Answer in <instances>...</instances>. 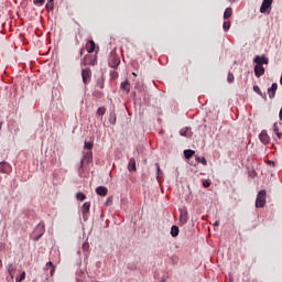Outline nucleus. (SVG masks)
I'll return each instance as SVG.
<instances>
[{"label":"nucleus","instance_id":"obj_1","mask_svg":"<svg viewBox=\"0 0 282 282\" xmlns=\"http://www.w3.org/2000/svg\"><path fill=\"white\" fill-rule=\"evenodd\" d=\"M268 196L265 189L258 193L256 198V208H263L265 206V197Z\"/></svg>","mask_w":282,"mask_h":282},{"label":"nucleus","instance_id":"obj_2","mask_svg":"<svg viewBox=\"0 0 282 282\" xmlns=\"http://www.w3.org/2000/svg\"><path fill=\"white\" fill-rule=\"evenodd\" d=\"M98 63V57L96 54H87L84 56L82 59V65L87 66V65H96Z\"/></svg>","mask_w":282,"mask_h":282},{"label":"nucleus","instance_id":"obj_3","mask_svg":"<svg viewBox=\"0 0 282 282\" xmlns=\"http://www.w3.org/2000/svg\"><path fill=\"white\" fill-rule=\"evenodd\" d=\"M82 78H83L84 85H89V83H91V68L89 67L83 68Z\"/></svg>","mask_w":282,"mask_h":282},{"label":"nucleus","instance_id":"obj_4","mask_svg":"<svg viewBox=\"0 0 282 282\" xmlns=\"http://www.w3.org/2000/svg\"><path fill=\"white\" fill-rule=\"evenodd\" d=\"M108 65H109V67H112L113 69H116V67H118L120 65V57L118 56V54H116V53L110 54V57L108 59Z\"/></svg>","mask_w":282,"mask_h":282},{"label":"nucleus","instance_id":"obj_5","mask_svg":"<svg viewBox=\"0 0 282 282\" xmlns=\"http://www.w3.org/2000/svg\"><path fill=\"white\" fill-rule=\"evenodd\" d=\"M34 235H37L34 238V241H39V239H41L43 237V235H45V223H40L35 230H34Z\"/></svg>","mask_w":282,"mask_h":282},{"label":"nucleus","instance_id":"obj_6","mask_svg":"<svg viewBox=\"0 0 282 282\" xmlns=\"http://www.w3.org/2000/svg\"><path fill=\"white\" fill-rule=\"evenodd\" d=\"M91 208V203L86 202L82 206V213H83V219L84 221H87L89 219V209Z\"/></svg>","mask_w":282,"mask_h":282},{"label":"nucleus","instance_id":"obj_7","mask_svg":"<svg viewBox=\"0 0 282 282\" xmlns=\"http://www.w3.org/2000/svg\"><path fill=\"white\" fill-rule=\"evenodd\" d=\"M253 63H256V65H268L270 63V59H268V57H265V55H256L253 58Z\"/></svg>","mask_w":282,"mask_h":282},{"label":"nucleus","instance_id":"obj_8","mask_svg":"<svg viewBox=\"0 0 282 282\" xmlns=\"http://www.w3.org/2000/svg\"><path fill=\"white\" fill-rule=\"evenodd\" d=\"M272 1L273 0H263L262 1V4L260 7L261 14H265V12H268V10H270V8H272Z\"/></svg>","mask_w":282,"mask_h":282},{"label":"nucleus","instance_id":"obj_9","mask_svg":"<svg viewBox=\"0 0 282 282\" xmlns=\"http://www.w3.org/2000/svg\"><path fill=\"white\" fill-rule=\"evenodd\" d=\"M254 74H256L257 78H261V76H263V74H265V68L263 66H261L260 64H256Z\"/></svg>","mask_w":282,"mask_h":282},{"label":"nucleus","instance_id":"obj_10","mask_svg":"<svg viewBox=\"0 0 282 282\" xmlns=\"http://www.w3.org/2000/svg\"><path fill=\"white\" fill-rule=\"evenodd\" d=\"M276 89H279V85L273 83L272 86L268 89L269 98H274V96H276Z\"/></svg>","mask_w":282,"mask_h":282},{"label":"nucleus","instance_id":"obj_11","mask_svg":"<svg viewBox=\"0 0 282 282\" xmlns=\"http://www.w3.org/2000/svg\"><path fill=\"white\" fill-rule=\"evenodd\" d=\"M86 50H87L88 54H93V52L96 51V43L94 42V40H89L86 43Z\"/></svg>","mask_w":282,"mask_h":282},{"label":"nucleus","instance_id":"obj_12","mask_svg":"<svg viewBox=\"0 0 282 282\" xmlns=\"http://www.w3.org/2000/svg\"><path fill=\"white\" fill-rule=\"evenodd\" d=\"M260 141L262 142V144H270V135H268V132L262 131L259 135Z\"/></svg>","mask_w":282,"mask_h":282},{"label":"nucleus","instance_id":"obj_13","mask_svg":"<svg viewBox=\"0 0 282 282\" xmlns=\"http://www.w3.org/2000/svg\"><path fill=\"white\" fill-rule=\"evenodd\" d=\"M96 89H105V77L102 75L96 79Z\"/></svg>","mask_w":282,"mask_h":282},{"label":"nucleus","instance_id":"obj_14","mask_svg":"<svg viewBox=\"0 0 282 282\" xmlns=\"http://www.w3.org/2000/svg\"><path fill=\"white\" fill-rule=\"evenodd\" d=\"M180 134L183 135L184 138H193V131L191 130V128H183L180 131Z\"/></svg>","mask_w":282,"mask_h":282},{"label":"nucleus","instance_id":"obj_15","mask_svg":"<svg viewBox=\"0 0 282 282\" xmlns=\"http://www.w3.org/2000/svg\"><path fill=\"white\" fill-rule=\"evenodd\" d=\"M96 193H97V195H100L101 197H106L107 193H109V189H107V187H105V186H98L96 188Z\"/></svg>","mask_w":282,"mask_h":282},{"label":"nucleus","instance_id":"obj_16","mask_svg":"<svg viewBox=\"0 0 282 282\" xmlns=\"http://www.w3.org/2000/svg\"><path fill=\"white\" fill-rule=\"evenodd\" d=\"M0 173H10V164L8 162H0Z\"/></svg>","mask_w":282,"mask_h":282},{"label":"nucleus","instance_id":"obj_17","mask_svg":"<svg viewBox=\"0 0 282 282\" xmlns=\"http://www.w3.org/2000/svg\"><path fill=\"white\" fill-rule=\"evenodd\" d=\"M180 221L183 225L188 223V212H186V210L181 212Z\"/></svg>","mask_w":282,"mask_h":282},{"label":"nucleus","instance_id":"obj_18","mask_svg":"<svg viewBox=\"0 0 282 282\" xmlns=\"http://www.w3.org/2000/svg\"><path fill=\"white\" fill-rule=\"evenodd\" d=\"M121 89H123V91H127V94L131 91V83H129V79H126L123 83H121Z\"/></svg>","mask_w":282,"mask_h":282},{"label":"nucleus","instance_id":"obj_19","mask_svg":"<svg viewBox=\"0 0 282 282\" xmlns=\"http://www.w3.org/2000/svg\"><path fill=\"white\" fill-rule=\"evenodd\" d=\"M50 275L54 276V272H56V267H54V263H52V261L47 262L45 265V270H50Z\"/></svg>","mask_w":282,"mask_h":282},{"label":"nucleus","instance_id":"obj_20","mask_svg":"<svg viewBox=\"0 0 282 282\" xmlns=\"http://www.w3.org/2000/svg\"><path fill=\"white\" fill-rule=\"evenodd\" d=\"M128 171H137L135 159L131 158L128 163Z\"/></svg>","mask_w":282,"mask_h":282},{"label":"nucleus","instance_id":"obj_21","mask_svg":"<svg viewBox=\"0 0 282 282\" xmlns=\"http://www.w3.org/2000/svg\"><path fill=\"white\" fill-rule=\"evenodd\" d=\"M184 155L186 160H191L195 155V150H184Z\"/></svg>","mask_w":282,"mask_h":282},{"label":"nucleus","instance_id":"obj_22","mask_svg":"<svg viewBox=\"0 0 282 282\" xmlns=\"http://www.w3.org/2000/svg\"><path fill=\"white\" fill-rule=\"evenodd\" d=\"M45 8L47 12H52L54 10V0H47Z\"/></svg>","mask_w":282,"mask_h":282},{"label":"nucleus","instance_id":"obj_23","mask_svg":"<svg viewBox=\"0 0 282 282\" xmlns=\"http://www.w3.org/2000/svg\"><path fill=\"white\" fill-rule=\"evenodd\" d=\"M171 235H172V237H177V235H180V227H177V226H172V228H171Z\"/></svg>","mask_w":282,"mask_h":282},{"label":"nucleus","instance_id":"obj_24","mask_svg":"<svg viewBox=\"0 0 282 282\" xmlns=\"http://www.w3.org/2000/svg\"><path fill=\"white\" fill-rule=\"evenodd\" d=\"M232 17V8H227L224 12V19H230Z\"/></svg>","mask_w":282,"mask_h":282},{"label":"nucleus","instance_id":"obj_25","mask_svg":"<svg viewBox=\"0 0 282 282\" xmlns=\"http://www.w3.org/2000/svg\"><path fill=\"white\" fill-rule=\"evenodd\" d=\"M76 198L78 199V202H85V199H87V195L83 194L82 192H78L76 194Z\"/></svg>","mask_w":282,"mask_h":282},{"label":"nucleus","instance_id":"obj_26","mask_svg":"<svg viewBox=\"0 0 282 282\" xmlns=\"http://www.w3.org/2000/svg\"><path fill=\"white\" fill-rule=\"evenodd\" d=\"M253 91L259 96H262V98H265V94L263 95V93H261V88H259V86H253Z\"/></svg>","mask_w":282,"mask_h":282},{"label":"nucleus","instance_id":"obj_27","mask_svg":"<svg viewBox=\"0 0 282 282\" xmlns=\"http://www.w3.org/2000/svg\"><path fill=\"white\" fill-rule=\"evenodd\" d=\"M84 149H87V151H91V149H94V143L85 141Z\"/></svg>","mask_w":282,"mask_h":282},{"label":"nucleus","instance_id":"obj_28","mask_svg":"<svg viewBox=\"0 0 282 282\" xmlns=\"http://www.w3.org/2000/svg\"><path fill=\"white\" fill-rule=\"evenodd\" d=\"M93 96H95V98H102V96H105V93H102L100 90H95L93 93Z\"/></svg>","mask_w":282,"mask_h":282},{"label":"nucleus","instance_id":"obj_29","mask_svg":"<svg viewBox=\"0 0 282 282\" xmlns=\"http://www.w3.org/2000/svg\"><path fill=\"white\" fill-rule=\"evenodd\" d=\"M109 122L110 124H116L117 122L116 113H110Z\"/></svg>","mask_w":282,"mask_h":282},{"label":"nucleus","instance_id":"obj_30","mask_svg":"<svg viewBox=\"0 0 282 282\" xmlns=\"http://www.w3.org/2000/svg\"><path fill=\"white\" fill-rule=\"evenodd\" d=\"M197 162H200V164H203V166H206L208 164V162L206 161V158H199L197 156L196 158Z\"/></svg>","mask_w":282,"mask_h":282},{"label":"nucleus","instance_id":"obj_31","mask_svg":"<svg viewBox=\"0 0 282 282\" xmlns=\"http://www.w3.org/2000/svg\"><path fill=\"white\" fill-rule=\"evenodd\" d=\"M223 29L225 32H228V30H230V21H225L223 24Z\"/></svg>","mask_w":282,"mask_h":282},{"label":"nucleus","instance_id":"obj_32","mask_svg":"<svg viewBox=\"0 0 282 282\" xmlns=\"http://www.w3.org/2000/svg\"><path fill=\"white\" fill-rule=\"evenodd\" d=\"M106 112H107V109L105 107H100L97 109L98 116H105Z\"/></svg>","mask_w":282,"mask_h":282},{"label":"nucleus","instance_id":"obj_33","mask_svg":"<svg viewBox=\"0 0 282 282\" xmlns=\"http://www.w3.org/2000/svg\"><path fill=\"white\" fill-rule=\"evenodd\" d=\"M227 80L228 83H235V75L232 73H228Z\"/></svg>","mask_w":282,"mask_h":282},{"label":"nucleus","instance_id":"obj_34","mask_svg":"<svg viewBox=\"0 0 282 282\" xmlns=\"http://www.w3.org/2000/svg\"><path fill=\"white\" fill-rule=\"evenodd\" d=\"M82 248L84 252H89V242H84Z\"/></svg>","mask_w":282,"mask_h":282},{"label":"nucleus","instance_id":"obj_35","mask_svg":"<svg viewBox=\"0 0 282 282\" xmlns=\"http://www.w3.org/2000/svg\"><path fill=\"white\" fill-rule=\"evenodd\" d=\"M34 6H43L45 3V0H34Z\"/></svg>","mask_w":282,"mask_h":282},{"label":"nucleus","instance_id":"obj_36","mask_svg":"<svg viewBox=\"0 0 282 282\" xmlns=\"http://www.w3.org/2000/svg\"><path fill=\"white\" fill-rule=\"evenodd\" d=\"M273 132L274 133L279 132V123L278 122L273 123Z\"/></svg>","mask_w":282,"mask_h":282},{"label":"nucleus","instance_id":"obj_37","mask_svg":"<svg viewBox=\"0 0 282 282\" xmlns=\"http://www.w3.org/2000/svg\"><path fill=\"white\" fill-rule=\"evenodd\" d=\"M210 184H212V182H210V181H205V182H203V186H204V188H208V187H210Z\"/></svg>","mask_w":282,"mask_h":282},{"label":"nucleus","instance_id":"obj_38","mask_svg":"<svg viewBox=\"0 0 282 282\" xmlns=\"http://www.w3.org/2000/svg\"><path fill=\"white\" fill-rule=\"evenodd\" d=\"M25 281V272H22L20 279H17V282Z\"/></svg>","mask_w":282,"mask_h":282},{"label":"nucleus","instance_id":"obj_39","mask_svg":"<svg viewBox=\"0 0 282 282\" xmlns=\"http://www.w3.org/2000/svg\"><path fill=\"white\" fill-rule=\"evenodd\" d=\"M275 135H276V138H278L279 140H281L282 133H281L280 131L275 132Z\"/></svg>","mask_w":282,"mask_h":282},{"label":"nucleus","instance_id":"obj_40","mask_svg":"<svg viewBox=\"0 0 282 282\" xmlns=\"http://www.w3.org/2000/svg\"><path fill=\"white\" fill-rule=\"evenodd\" d=\"M155 166H156L158 175H160V164L156 163Z\"/></svg>","mask_w":282,"mask_h":282},{"label":"nucleus","instance_id":"obj_41","mask_svg":"<svg viewBox=\"0 0 282 282\" xmlns=\"http://www.w3.org/2000/svg\"><path fill=\"white\" fill-rule=\"evenodd\" d=\"M84 164H85V159H82V161H80V169H83Z\"/></svg>","mask_w":282,"mask_h":282},{"label":"nucleus","instance_id":"obj_42","mask_svg":"<svg viewBox=\"0 0 282 282\" xmlns=\"http://www.w3.org/2000/svg\"><path fill=\"white\" fill-rule=\"evenodd\" d=\"M86 158H88V160H91V153H87Z\"/></svg>","mask_w":282,"mask_h":282},{"label":"nucleus","instance_id":"obj_43","mask_svg":"<svg viewBox=\"0 0 282 282\" xmlns=\"http://www.w3.org/2000/svg\"><path fill=\"white\" fill-rule=\"evenodd\" d=\"M214 226H219V220H216L215 223H214Z\"/></svg>","mask_w":282,"mask_h":282},{"label":"nucleus","instance_id":"obj_44","mask_svg":"<svg viewBox=\"0 0 282 282\" xmlns=\"http://www.w3.org/2000/svg\"><path fill=\"white\" fill-rule=\"evenodd\" d=\"M9 274H10L11 279H13L12 270H9Z\"/></svg>","mask_w":282,"mask_h":282},{"label":"nucleus","instance_id":"obj_45","mask_svg":"<svg viewBox=\"0 0 282 282\" xmlns=\"http://www.w3.org/2000/svg\"><path fill=\"white\" fill-rule=\"evenodd\" d=\"M269 164H272V166H274V161H269Z\"/></svg>","mask_w":282,"mask_h":282},{"label":"nucleus","instance_id":"obj_46","mask_svg":"<svg viewBox=\"0 0 282 282\" xmlns=\"http://www.w3.org/2000/svg\"><path fill=\"white\" fill-rule=\"evenodd\" d=\"M280 84L282 85V76H281V78H280Z\"/></svg>","mask_w":282,"mask_h":282},{"label":"nucleus","instance_id":"obj_47","mask_svg":"<svg viewBox=\"0 0 282 282\" xmlns=\"http://www.w3.org/2000/svg\"><path fill=\"white\" fill-rule=\"evenodd\" d=\"M2 124H3V122H0V129H1Z\"/></svg>","mask_w":282,"mask_h":282},{"label":"nucleus","instance_id":"obj_48","mask_svg":"<svg viewBox=\"0 0 282 282\" xmlns=\"http://www.w3.org/2000/svg\"><path fill=\"white\" fill-rule=\"evenodd\" d=\"M134 76H138L135 73H132Z\"/></svg>","mask_w":282,"mask_h":282},{"label":"nucleus","instance_id":"obj_49","mask_svg":"<svg viewBox=\"0 0 282 282\" xmlns=\"http://www.w3.org/2000/svg\"><path fill=\"white\" fill-rule=\"evenodd\" d=\"M0 263H1V260H0Z\"/></svg>","mask_w":282,"mask_h":282}]
</instances>
